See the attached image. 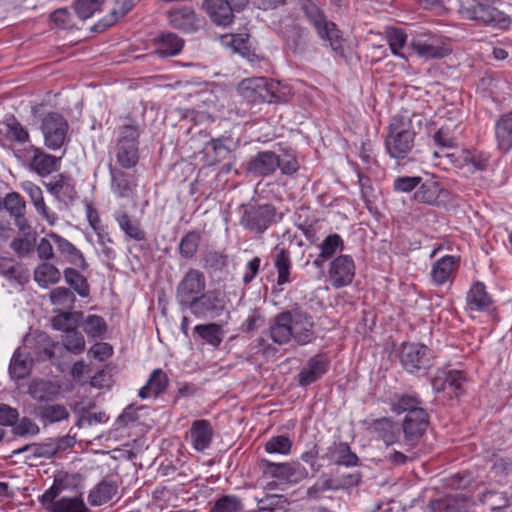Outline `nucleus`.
<instances>
[{
  "label": "nucleus",
  "mask_w": 512,
  "mask_h": 512,
  "mask_svg": "<svg viewBox=\"0 0 512 512\" xmlns=\"http://www.w3.org/2000/svg\"><path fill=\"white\" fill-rule=\"evenodd\" d=\"M421 126V115L405 112L393 116L384 141L388 155L398 161L406 159L415 146V138Z\"/></svg>",
  "instance_id": "nucleus-1"
},
{
  "label": "nucleus",
  "mask_w": 512,
  "mask_h": 512,
  "mask_svg": "<svg viewBox=\"0 0 512 512\" xmlns=\"http://www.w3.org/2000/svg\"><path fill=\"white\" fill-rule=\"evenodd\" d=\"M237 92L250 104L286 103L292 95L289 86L267 77L243 79L237 87Z\"/></svg>",
  "instance_id": "nucleus-2"
},
{
  "label": "nucleus",
  "mask_w": 512,
  "mask_h": 512,
  "mask_svg": "<svg viewBox=\"0 0 512 512\" xmlns=\"http://www.w3.org/2000/svg\"><path fill=\"white\" fill-rule=\"evenodd\" d=\"M300 10L315 28L320 39L329 43L335 52L343 51V38L337 25L328 21L323 9L313 0H298Z\"/></svg>",
  "instance_id": "nucleus-3"
},
{
  "label": "nucleus",
  "mask_w": 512,
  "mask_h": 512,
  "mask_svg": "<svg viewBox=\"0 0 512 512\" xmlns=\"http://www.w3.org/2000/svg\"><path fill=\"white\" fill-rule=\"evenodd\" d=\"M396 352L401 366L410 374L427 372L435 358L433 350L423 343L403 342Z\"/></svg>",
  "instance_id": "nucleus-4"
},
{
  "label": "nucleus",
  "mask_w": 512,
  "mask_h": 512,
  "mask_svg": "<svg viewBox=\"0 0 512 512\" xmlns=\"http://www.w3.org/2000/svg\"><path fill=\"white\" fill-rule=\"evenodd\" d=\"M409 46L424 60L443 59L452 52L445 37L428 31L415 34Z\"/></svg>",
  "instance_id": "nucleus-5"
},
{
  "label": "nucleus",
  "mask_w": 512,
  "mask_h": 512,
  "mask_svg": "<svg viewBox=\"0 0 512 512\" xmlns=\"http://www.w3.org/2000/svg\"><path fill=\"white\" fill-rule=\"evenodd\" d=\"M466 13L469 19L494 28L507 29L512 22L508 15L493 6V0H472Z\"/></svg>",
  "instance_id": "nucleus-6"
},
{
  "label": "nucleus",
  "mask_w": 512,
  "mask_h": 512,
  "mask_svg": "<svg viewBox=\"0 0 512 512\" xmlns=\"http://www.w3.org/2000/svg\"><path fill=\"white\" fill-rule=\"evenodd\" d=\"M192 300L186 309H189L196 318H216L226 310L225 296L219 289L204 290Z\"/></svg>",
  "instance_id": "nucleus-7"
},
{
  "label": "nucleus",
  "mask_w": 512,
  "mask_h": 512,
  "mask_svg": "<svg viewBox=\"0 0 512 512\" xmlns=\"http://www.w3.org/2000/svg\"><path fill=\"white\" fill-rule=\"evenodd\" d=\"M206 288V278L202 271L190 268L176 286L175 298L182 310L197 298Z\"/></svg>",
  "instance_id": "nucleus-8"
},
{
  "label": "nucleus",
  "mask_w": 512,
  "mask_h": 512,
  "mask_svg": "<svg viewBox=\"0 0 512 512\" xmlns=\"http://www.w3.org/2000/svg\"><path fill=\"white\" fill-rule=\"evenodd\" d=\"M68 129V122L63 115L57 112L46 114L41 123L45 145L51 150L61 148L66 141Z\"/></svg>",
  "instance_id": "nucleus-9"
},
{
  "label": "nucleus",
  "mask_w": 512,
  "mask_h": 512,
  "mask_svg": "<svg viewBox=\"0 0 512 512\" xmlns=\"http://www.w3.org/2000/svg\"><path fill=\"white\" fill-rule=\"evenodd\" d=\"M430 425V416L427 410L416 411L414 414H406L402 420L401 428L404 435V444L407 451H412L424 435Z\"/></svg>",
  "instance_id": "nucleus-10"
},
{
  "label": "nucleus",
  "mask_w": 512,
  "mask_h": 512,
  "mask_svg": "<svg viewBox=\"0 0 512 512\" xmlns=\"http://www.w3.org/2000/svg\"><path fill=\"white\" fill-rule=\"evenodd\" d=\"M466 381V372L463 370L438 369L431 379V385L436 394L447 391L450 398H458L465 393L464 383Z\"/></svg>",
  "instance_id": "nucleus-11"
},
{
  "label": "nucleus",
  "mask_w": 512,
  "mask_h": 512,
  "mask_svg": "<svg viewBox=\"0 0 512 512\" xmlns=\"http://www.w3.org/2000/svg\"><path fill=\"white\" fill-rule=\"evenodd\" d=\"M239 211L242 214L240 224H277L284 215L271 204H242Z\"/></svg>",
  "instance_id": "nucleus-12"
},
{
  "label": "nucleus",
  "mask_w": 512,
  "mask_h": 512,
  "mask_svg": "<svg viewBox=\"0 0 512 512\" xmlns=\"http://www.w3.org/2000/svg\"><path fill=\"white\" fill-rule=\"evenodd\" d=\"M465 300V310L469 313H489L496 309L493 296L488 292L485 283L479 280L472 282Z\"/></svg>",
  "instance_id": "nucleus-13"
},
{
  "label": "nucleus",
  "mask_w": 512,
  "mask_h": 512,
  "mask_svg": "<svg viewBox=\"0 0 512 512\" xmlns=\"http://www.w3.org/2000/svg\"><path fill=\"white\" fill-rule=\"evenodd\" d=\"M362 425L368 433L376 435L386 446H391L398 442L400 436V426L398 422L391 417H380L371 420H363Z\"/></svg>",
  "instance_id": "nucleus-14"
},
{
  "label": "nucleus",
  "mask_w": 512,
  "mask_h": 512,
  "mask_svg": "<svg viewBox=\"0 0 512 512\" xmlns=\"http://www.w3.org/2000/svg\"><path fill=\"white\" fill-rule=\"evenodd\" d=\"M355 270V262L350 255L335 257L329 267L331 285L336 289L350 285L355 277Z\"/></svg>",
  "instance_id": "nucleus-15"
},
{
  "label": "nucleus",
  "mask_w": 512,
  "mask_h": 512,
  "mask_svg": "<svg viewBox=\"0 0 512 512\" xmlns=\"http://www.w3.org/2000/svg\"><path fill=\"white\" fill-rule=\"evenodd\" d=\"M293 309L284 310L270 320V325L263 333L274 343L284 345L293 337Z\"/></svg>",
  "instance_id": "nucleus-16"
},
{
  "label": "nucleus",
  "mask_w": 512,
  "mask_h": 512,
  "mask_svg": "<svg viewBox=\"0 0 512 512\" xmlns=\"http://www.w3.org/2000/svg\"><path fill=\"white\" fill-rule=\"evenodd\" d=\"M322 459L330 464L352 468L360 465L359 456L352 451L349 443L344 441H334L327 447Z\"/></svg>",
  "instance_id": "nucleus-17"
},
{
  "label": "nucleus",
  "mask_w": 512,
  "mask_h": 512,
  "mask_svg": "<svg viewBox=\"0 0 512 512\" xmlns=\"http://www.w3.org/2000/svg\"><path fill=\"white\" fill-rule=\"evenodd\" d=\"M293 337L298 345H306L315 339L312 316L300 307L293 308Z\"/></svg>",
  "instance_id": "nucleus-18"
},
{
  "label": "nucleus",
  "mask_w": 512,
  "mask_h": 512,
  "mask_svg": "<svg viewBox=\"0 0 512 512\" xmlns=\"http://www.w3.org/2000/svg\"><path fill=\"white\" fill-rule=\"evenodd\" d=\"M330 368V360L324 354H317L311 357L305 367L298 373V384L307 387L325 375Z\"/></svg>",
  "instance_id": "nucleus-19"
},
{
  "label": "nucleus",
  "mask_w": 512,
  "mask_h": 512,
  "mask_svg": "<svg viewBox=\"0 0 512 512\" xmlns=\"http://www.w3.org/2000/svg\"><path fill=\"white\" fill-rule=\"evenodd\" d=\"M279 155L274 151H259L255 156L251 157L246 163V171L254 176L272 175L279 167Z\"/></svg>",
  "instance_id": "nucleus-20"
},
{
  "label": "nucleus",
  "mask_w": 512,
  "mask_h": 512,
  "mask_svg": "<svg viewBox=\"0 0 512 512\" xmlns=\"http://www.w3.org/2000/svg\"><path fill=\"white\" fill-rule=\"evenodd\" d=\"M110 189L118 198H130L137 186L135 174L109 165Z\"/></svg>",
  "instance_id": "nucleus-21"
},
{
  "label": "nucleus",
  "mask_w": 512,
  "mask_h": 512,
  "mask_svg": "<svg viewBox=\"0 0 512 512\" xmlns=\"http://www.w3.org/2000/svg\"><path fill=\"white\" fill-rule=\"evenodd\" d=\"M171 26L183 32H194L199 27V20L194 9L190 6H176L168 12Z\"/></svg>",
  "instance_id": "nucleus-22"
},
{
  "label": "nucleus",
  "mask_w": 512,
  "mask_h": 512,
  "mask_svg": "<svg viewBox=\"0 0 512 512\" xmlns=\"http://www.w3.org/2000/svg\"><path fill=\"white\" fill-rule=\"evenodd\" d=\"M47 190L59 201L67 205L77 197L74 180L67 175L59 174L45 184Z\"/></svg>",
  "instance_id": "nucleus-23"
},
{
  "label": "nucleus",
  "mask_w": 512,
  "mask_h": 512,
  "mask_svg": "<svg viewBox=\"0 0 512 512\" xmlns=\"http://www.w3.org/2000/svg\"><path fill=\"white\" fill-rule=\"evenodd\" d=\"M30 155V168L39 176L45 177L58 169L59 158L45 153L41 148L31 146L27 151Z\"/></svg>",
  "instance_id": "nucleus-24"
},
{
  "label": "nucleus",
  "mask_w": 512,
  "mask_h": 512,
  "mask_svg": "<svg viewBox=\"0 0 512 512\" xmlns=\"http://www.w3.org/2000/svg\"><path fill=\"white\" fill-rule=\"evenodd\" d=\"M203 9L216 25L227 26L233 21V8L227 0H205Z\"/></svg>",
  "instance_id": "nucleus-25"
},
{
  "label": "nucleus",
  "mask_w": 512,
  "mask_h": 512,
  "mask_svg": "<svg viewBox=\"0 0 512 512\" xmlns=\"http://www.w3.org/2000/svg\"><path fill=\"white\" fill-rule=\"evenodd\" d=\"M214 435L213 427L209 420H195L190 428V438L193 448L203 452L210 447Z\"/></svg>",
  "instance_id": "nucleus-26"
},
{
  "label": "nucleus",
  "mask_w": 512,
  "mask_h": 512,
  "mask_svg": "<svg viewBox=\"0 0 512 512\" xmlns=\"http://www.w3.org/2000/svg\"><path fill=\"white\" fill-rule=\"evenodd\" d=\"M222 43L231 47L235 52L247 59L250 63L260 60L250 42L248 33L228 34L222 36Z\"/></svg>",
  "instance_id": "nucleus-27"
},
{
  "label": "nucleus",
  "mask_w": 512,
  "mask_h": 512,
  "mask_svg": "<svg viewBox=\"0 0 512 512\" xmlns=\"http://www.w3.org/2000/svg\"><path fill=\"white\" fill-rule=\"evenodd\" d=\"M155 53L162 57L178 55L184 47V40L173 32H161L154 38Z\"/></svg>",
  "instance_id": "nucleus-28"
},
{
  "label": "nucleus",
  "mask_w": 512,
  "mask_h": 512,
  "mask_svg": "<svg viewBox=\"0 0 512 512\" xmlns=\"http://www.w3.org/2000/svg\"><path fill=\"white\" fill-rule=\"evenodd\" d=\"M443 194H447V191L441 186L440 182L435 178H429L424 182L421 181L414 192L413 198L419 203L437 206L439 205V198Z\"/></svg>",
  "instance_id": "nucleus-29"
},
{
  "label": "nucleus",
  "mask_w": 512,
  "mask_h": 512,
  "mask_svg": "<svg viewBox=\"0 0 512 512\" xmlns=\"http://www.w3.org/2000/svg\"><path fill=\"white\" fill-rule=\"evenodd\" d=\"M258 466L263 476L275 478L281 481H293L296 474V465L288 462L275 463L268 459L262 458L258 461Z\"/></svg>",
  "instance_id": "nucleus-30"
},
{
  "label": "nucleus",
  "mask_w": 512,
  "mask_h": 512,
  "mask_svg": "<svg viewBox=\"0 0 512 512\" xmlns=\"http://www.w3.org/2000/svg\"><path fill=\"white\" fill-rule=\"evenodd\" d=\"M422 404L423 400L417 393H395L391 398L390 408L397 415L414 414L416 411L425 410Z\"/></svg>",
  "instance_id": "nucleus-31"
},
{
  "label": "nucleus",
  "mask_w": 512,
  "mask_h": 512,
  "mask_svg": "<svg viewBox=\"0 0 512 512\" xmlns=\"http://www.w3.org/2000/svg\"><path fill=\"white\" fill-rule=\"evenodd\" d=\"M60 385L50 380L34 379L28 386V394L38 402H52L60 394Z\"/></svg>",
  "instance_id": "nucleus-32"
},
{
  "label": "nucleus",
  "mask_w": 512,
  "mask_h": 512,
  "mask_svg": "<svg viewBox=\"0 0 512 512\" xmlns=\"http://www.w3.org/2000/svg\"><path fill=\"white\" fill-rule=\"evenodd\" d=\"M3 209L9 213L15 224H27L26 203L19 193L10 192L4 198L0 197V210Z\"/></svg>",
  "instance_id": "nucleus-33"
},
{
  "label": "nucleus",
  "mask_w": 512,
  "mask_h": 512,
  "mask_svg": "<svg viewBox=\"0 0 512 512\" xmlns=\"http://www.w3.org/2000/svg\"><path fill=\"white\" fill-rule=\"evenodd\" d=\"M169 385V378L167 374L161 369H154L145 386L139 389L138 396L141 399L149 398L150 396L158 397L166 391Z\"/></svg>",
  "instance_id": "nucleus-34"
},
{
  "label": "nucleus",
  "mask_w": 512,
  "mask_h": 512,
  "mask_svg": "<svg viewBox=\"0 0 512 512\" xmlns=\"http://www.w3.org/2000/svg\"><path fill=\"white\" fill-rule=\"evenodd\" d=\"M49 236L54 240L57 249L69 263L82 271H85L88 268L89 265L86 262L83 253L71 242L54 233H51Z\"/></svg>",
  "instance_id": "nucleus-35"
},
{
  "label": "nucleus",
  "mask_w": 512,
  "mask_h": 512,
  "mask_svg": "<svg viewBox=\"0 0 512 512\" xmlns=\"http://www.w3.org/2000/svg\"><path fill=\"white\" fill-rule=\"evenodd\" d=\"M37 239V232L32 226H19V235L15 237L10 248L19 256L25 257L34 251Z\"/></svg>",
  "instance_id": "nucleus-36"
},
{
  "label": "nucleus",
  "mask_w": 512,
  "mask_h": 512,
  "mask_svg": "<svg viewBox=\"0 0 512 512\" xmlns=\"http://www.w3.org/2000/svg\"><path fill=\"white\" fill-rule=\"evenodd\" d=\"M134 6V0H116L115 7L111 12L95 23L92 30L97 33L105 31L114 25L120 18L129 13Z\"/></svg>",
  "instance_id": "nucleus-37"
},
{
  "label": "nucleus",
  "mask_w": 512,
  "mask_h": 512,
  "mask_svg": "<svg viewBox=\"0 0 512 512\" xmlns=\"http://www.w3.org/2000/svg\"><path fill=\"white\" fill-rule=\"evenodd\" d=\"M456 269V258L452 255H445L433 263L430 276L436 286L448 282Z\"/></svg>",
  "instance_id": "nucleus-38"
},
{
  "label": "nucleus",
  "mask_w": 512,
  "mask_h": 512,
  "mask_svg": "<svg viewBox=\"0 0 512 512\" xmlns=\"http://www.w3.org/2000/svg\"><path fill=\"white\" fill-rule=\"evenodd\" d=\"M498 148L503 152L512 149V110L500 116L495 123Z\"/></svg>",
  "instance_id": "nucleus-39"
},
{
  "label": "nucleus",
  "mask_w": 512,
  "mask_h": 512,
  "mask_svg": "<svg viewBox=\"0 0 512 512\" xmlns=\"http://www.w3.org/2000/svg\"><path fill=\"white\" fill-rule=\"evenodd\" d=\"M117 491L115 482L103 479L89 492L88 502L91 506L104 505L113 499Z\"/></svg>",
  "instance_id": "nucleus-40"
},
{
  "label": "nucleus",
  "mask_w": 512,
  "mask_h": 512,
  "mask_svg": "<svg viewBox=\"0 0 512 512\" xmlns=\"http://www.w3.org/2000/svg\"><path fill=\"white\" fill-rule=\"evenodd\" d=\"M467 501L468 498L463 494H448L431 501L430 508L431 512H461Z\"/></svg>",
  "instance_id": "nucleus-41"
},
{
  "label": "nucleus",
  "mask_w": 512,
  "mask_h": 512,
  "mask_svg": "<svg viewBox=\"0 0 512 512\" xmlns=\"http://www.w3.org/2000/svg\"><path fill=\"white\" fill-rule=\"evenodd\" d=\"M35 414L41 420L50 424L67 420L70 416L67 408L62 404H46L35 408Z\"/></svg>",
  "instance_id": "nucleus-42"
},
{
  "label": "nucleus",
  "mask_w": 512,
  "mask_h": 512,
  "mask_svg": "<svg viewBox=\"0 0 512 512\" xmlns=\"http://www.w3.org/2000/svg\"><path fill=\"white\" fill-rule=\"evenodd\" d=\"M65 282L70 289L80 297L87 298L90 295V285L87 278L78 269L68 267L63 271Z\"/></svg>",
  "instance_id": "nucleus-43"
},
{
  "label": "nucleus",
  "mask_w": 512,
  "mask_h": 512,
  "mask_svg": "<svg viewBox=\"0 0 512 512\" xmlns=\"http://www.w3.org/2000/svg\"><path fill=\"white\" fill-rule=\"evenodd\" d=\"M358 183L361 190V197L366 204V207L372 212L377 209L376 202L379 199V190L373 185L370 177L363 172H357Z\"/></svg>",
  "instance_id": "nucleus-44"
},
{
  "label": "nucleus",
  "mask_w": 512,
  "mask_h": 512,
  "mask_svg": "<svg viewBox=\"0 0 512 512\" xmlns=\"http://www.w3.org/2000/svg\"><path fill=\"white\" fill-rule=\"evenodd\" d=\"M139 145L116 144L115 156L117 163L123 169L135 167L139 161Z\"/></svg>",
  "instance_id": "nucleus-45"
},
{
  "label": "nucleus",
  "mask_w": 512,
  "mask_h": 512,
  "mask_svg": "<svg viewBox=\"0 0 512 512\" xmlns=\"http://www.w3.org/2000/svg\"><path fill=\"white\" fill-rule=\"evenodd\" d=\"M61 279L60 270L50 263H42L34 271V280L40 287L47 288Z\"/></svg>",
  "instance_id": "nucleus-46"
},
{
  "label": "nucleus",
  "mask_w": 512,
  "mask_h": 512,
  "mask_svg": "<svg viewBox=\"0 0 512 512\" xmlns=\"http://www.w3.org/2000/svg\"><path fill=\"white\" fill-rule=\"evenodd\" d=\"M194 332L213 347H218L223 341L222 326L217 323L196 325Z\"/></svg>",
  "instance_id": "nucleus-47"
},
{
  "label": "nucleus",
  "mask_w": 512,
  "mask_h": 512,
  "mask_svg": "<svg viewBox=\"0 0 512 512\" xmlns=\"http://www.w3.org/2000/svg\"><path fill=\"white\" fill-rule=\"evenodd\" d=\"M6 127L5 137L7 140L24 144L29 142L28 130L16 119L14 115L6 117L4 121Z\"/></svg>",
  "instance_id": "nucleus-48"
},
{
  "label": "nucleus",
  "mask_w": 512,
  "mask_h": 512,
  "mask_svg": "<svg viewBox=\"0 0 512 512\" xmlns=\"http://www.w3.org/2000/svg\"><path fill=\"white\" fill-rule=\"evenodd\" d=\"M13 259H0V274L9 281H15L20 285H24L29 281V275L19 266L12 264Z\"/></svg>",
  "instance_id": "nucleus-49"
},
{
  "label": "nucleus",
  "mask_w": 512,
  "mask_h": 512,
  "mask_svg": "<svg viewBox=\"0 0 512 512\" xmlns=\"http://www.w3.org/2000/svg\"><path fill=\"white\" fill-rule=\"evenodd\" d=\"M31 365L26 357L17 349L10 361L9 374L14 380H22L30 374Z\"/></svg>",
  "instance_id": "nucleus-50"
},
{
  "label": "nucleus",
  "mask_w": 512,
  "mask_h": 512,
  "mask_svg": "<svg viewBox=\"0 0 512 512\" xmlns=\"http://www.w3.org/2000/svg\"><path fill=\"white\" fill-rule=\"evenodd\" d=\"M275 267L278 271L277 284L279 286L289 283L292 268L290 252L284 248L280 249L275 259Z\"/></svg>",
  "instance_id": "nucleus-51"
},
{
  "label": "nucleus",
  "mask_w": 512,
  "mask_h": 512,
  "mask_svg": "<svg viewBox=\"0 0 512 512\" xmlns=\"http://www.w3.org/2000/svg\"><path fill=\"white\" fill-rule=\"evenodd\" d=\"M50 512H90L80 496L62 497L52 503Z\"/></svg>",
  "instance_id": "nucleus-52"
},
{
  "label": "nucleus",
  "mask_w": 512,
  "mask_h": 512,
  "mask_svg": "<svg viewBox=\"0 0 512 512\" xmlns=\"http://www.w3.org/2000/svg\"><path fill=\"white\" fill-rule=\"evenodd\" d=\"M83 330L88 337L101 338L108 330V325L102 316L91 314L83 321Z\"/></svg>",
  "instance_id": "nucleus-53"
},
{
  "label": "nucleus",
  "mask_w": 512,
  "mask_h": 512,
  "mask_svg": "<svg viewBox=\"0 0 512 512\" xmlns=\"http://www.w3.org/2000/svg\"><path fill=\"white\" fill-rule=\"evenodd\" d=\"M62 342L65 349L75 355L82 353L85 349L84 336L76 327L66 329Z\"/></svg>",
  "instance_id": "nucleus-54"
},
{
  "label": "nucleus",
  "mask_w": 512,
  "mask_h": 512,
  "mask_svg": "<svg viewBox=\"0 0 512 512\" xmlns=\"http://www.w3.org/2000/svg\"><path fill=\"white\" fill-rule=\"evenodd\" d=\"M49 299L53 305L72 309L76 302L74 292L67 287H56L49 293Z\"/></svg>",
  "instance_id": "nucleus-55"
},
{
  "label": "nucleus",
  "mask_w": 512,
  "mask_h": 512,
  "mask_svg": "<svg viewBox=\"0 0 512 512\" xmlns=\"http://www.w3.org/2000/svg\"><path fill=\"white\" fill-rule=\"evenodd\" d=\"M140 129L136 122H129L119 127L116 144L139 145Z\"/></svg>",
  "instance_id": "nucleus-56"
},
{
  "label": "nucleus",
  "mask_w": 512,
  "mask_h": 512,
  "mask_svg": "<svg viewBox=\"0 0 512 512\" xmlns=\"http://www.w3.org/2000/svg\"><path fill=\"white\" fill-rule=\"evenodd\" d=\"M105 0H75L73 8L79 19L86 20L100 11Z\"/></svg>",
  "instance_id": "nucleus-57"
},
{
  "label": "nucleus",
  "mask_w": 512,
  "mask_h": 512,
  "mask_svg": "<svg viewBox=\"0 0 512 512\" xmlns=\"http://www.w3.org/2000/svg\"><path fill=\"white\" fill-rule=\"evenodd\" d=\"M292 441L286 435H277L271 437L264 445V449L269 454L288 455L291 452Z\"/></svg>",
  "instance_id": "nucleus-58"
},
{
  "label": "nucleus",
  "mask_w": 512,
  "mask_h": 512,
  "mask_svg": "<svg viewBox=\"0 0 512 512\" xmlns=\"http://www.w3.org/2000/svg\"><path fill=\"white\" fill-rule=\"evenodd\" d=\"M243 505L236 495H222L210 508V512H239Z\"/></svg>",
  "instance_id": "nucleus-59"
},
{
  "label": "nucleus",
  "mask_w": 512,
  "mask_h": 512,
  "mask_svg": "<svg viewBox=\"0 0 512 512\" xmlns=\"http://www.w3.org/2000/svg\"><path fill=\"white\" fill-rule=\"evenodd\" d=\"M386 38L393 55L405 58L400 50L407 42L406 33L400 28H390L386 31Z\"/></svg>",
  "instance_id": "nucleus-60"
},
{
  "label": "nucleus",
  "mask_w": 512,
  "mask_h": 512,
  "mask_svg": "<svg viewBox=\"0 0 512 512\" xmlns=\"http://www.w3.org/2000/svg\"><path fill=\"white\" fill-rule=\"evenodd\" d=\"M432 140L435 146L440 150L446 148H453L456 146V137L454 129L450 126H441L432 136Z\"/></svg>",
  "instance_id": "nucleus-61"
},
{
  "label": "nucleus",
  "mask_w": 512,
  "mask_h": 512,
  "mask_svg": "<svg viewBox=\"0 0 512 512\" xmlns=\"http://www.w3.org/2000/svg\"><path fill=\"white\" fill-rule=\"evenodd\" d=\"M201 235L197 231L188 232L180 242V253L185 258H192L198 250Z\"/></svg>",
  "instance_id": "nucleus-62"
},
{
  "label": "nucleus",
  "mask_w": 512,
  "mask_h": 512,
  "mask_svg": "<svg viewBox=\"0 0 512 512\" xmlns=\"http://www.w3.org/2000/svg\"><path fill=\"white\" fill-rule=\"evenodd\" d=\"M11 432L16 437L35 436L40 433V427L32 419L24 416L13 425Z\"/></svg>",
  "instance_id": "nucleus-63"
},
{
  "label": "nucleus",
  "mask_w": 512,
  "mask_h": 512,
  "mask_svg": "<svg viewBox=\"0 0 512 512\" xmlns=\"http://www.w3.org/2000/svg\"><path fill=\"white\" fill-rule=\"evenodd\" d=\"M306 31L300 26H292L285 35L286 45L293 52H298L304 49V37Z\"/></svg>",
  "instance_id": "nucleus-64"
}]
</instances>
